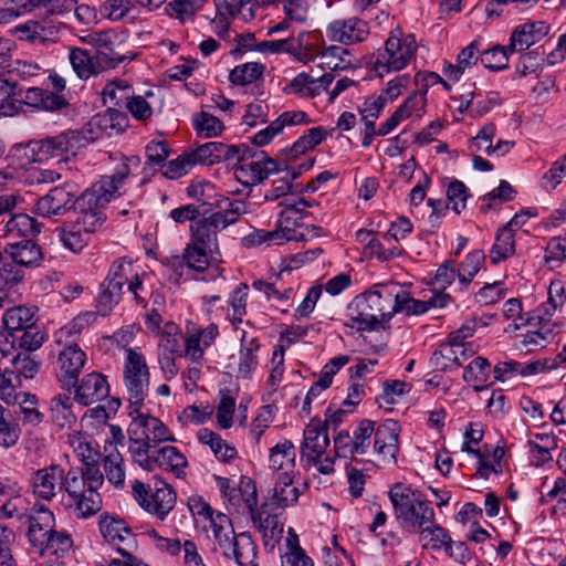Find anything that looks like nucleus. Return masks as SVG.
Listing matches in <instances>:
<instances>
[{
	"instance_id": "nucleus-48",
	"label": "nucleus",
	"mask_w": 566,
	"mask_h": 566,
	"mask_svg": "<svg viewBox=\"0 0 566 566\" xmlns=\"http://www.w3.org/2000/svg\"><path fill=\"white\" fill-rule=\"evenodd\" d=\"M69 60L73 71L81 80H88L91 76L98 73L92 56L82 48H71Z\"/></svg>"
},
{
	"instance_id": "nucleus-32",
	"label": "nucleus",
	"mask_w": 566,
	"mask_h": 566,
	"mask_svg": "<svg viewBox=\"0 0 566 566\" xmlns=\"http://www.w3.org/2000/svg\"><path fill=\"white\" fill-rule=\"evenodd\" d=\"M40 232V224L25 213H15L0 228L2 238L18 239L34 237Z\"/></svg>"
},
{
	"instance_id": "nucleus-14",
	"label": "nucleus",
	"mask_w": 566,
	"mask_h": 566,
	"mask_svg": "<svg viewBox=\"0 0 566 566\" xmlns=\"http://www.w3.org/2000/svg\"><path fill=\"white\" fill-rule=\"evenodd\" d=\"M24 524L28 525L27 536L32 549L43 556L46 539L55 526L53 513L44 505H35Z\"/></svg>"
},
{
	"instance_id": "nucleus-63",
	"label": "nucleus",
	"mask_w": 566,
	"mask_h": 566,
	"mask_svg": "<svg viewBox=\"0 0 566 566\" xmlns=\"http://www.w3.org/2000/svg\"><path fill=\"white\" fill-rule=\"evenodd\" d=\"M29 515L27 501L22 496L11 497L0 506V518H17L24 523Z\"/></svg>"
},
{
	"instance_id": "nucleus-10",
	"label": "nucleus",
	"mask_w": 566,
	"mask_h": 566,
	"mask_svg": "<svg viewBox=\"0 0 566 566\" xmlns=\"http://www.w3.org/2000/svg\"><path fill=\"white\" fill-rule=\"evenodd\" d=\"M133 495L143 509L157 515L160 520L167 516L176 503V493L172 488L159 479L155 481L154 488L135 481Z\"/></svg>"
},
{
	"instance_id": "nucleus-42",
	"label": "nucleus",
	"mask_w": 566,
	"mask_h": 566,
	"mask_svg": "<svg viewBox=\"0 0 566 566\" xmlns=\"http://www.w3.org/2000/svg\"><path fill=\"white\" fill-rule=\"evenodd\" d=\"M491 365L484 357H475L463 371V380L472 384L475 391H481L489 385Z\"/></svg>"
},
{
	"instance_id": "nucleus-38",
	"label": "nucleus",
	"mask_w": 566,
	"mask_h": 566,
	"mask_svg": "<svg viewBox=\"0 0 566 566\" xmlns=\"http://www.w3.org/2000/svg\"><path fill=\"white\" fill-rule=\"evenodd\" d=\"M41 363L35 359L31 353L21 350L18 355L12 358L9 365H6L4 373L11 374L18 381L23 377L25 379H32L39 373Z\"/></svg>"
},
{
	"instance_id": "nucleus-60",
	"label": "nucleus",
	"mask_w": 566,
	"mask_h": 566,
	"mask_svg": "<svg viewBox=\"0 0 566 566\" xmlns=\"http://www.w3.org/2000/svg\"><path fill=\"white\" fill-rule=\"evenodd\" d=\"M496 134V126L493 123L485 124L469 142V149L475 154L484 151L488 155H492L493 150V138Z\"/></svg>"
},
{
	"instance_id": "nucleus-27",
	"label": "nucleus",
	"mask_w": 566,
	"mask_h": 566,
	"mask_svg": "<svg viewBox=\"0 0 566 566\" xmlns=\"http://www.w3.org/2000/svg\"><path fill=\"white\" fill-rule=\"evenodd\" d=\"M329 446L327 428L318 423L310 422L304 429V437L301 443V459H315L325 453Z\"/></svg>"
},
{
	"instance_id": "nucleus-21",
	"label": "nucleus",
	"mask_w": 566,
	"mask_h": 566,
	"mask_svg": "<svg viewBox=\"0 0 566 566\" xmlns=\"http://www.w3.org/2000/svg\"><path fill=\"white\" fill-rule=\"evenodd\" d=\"M118 34L112 30L91 32L81 38V41L96 49L97 62L106 66H116L123 61V55L116 51Z\"/></svg>"
},
{
	"instance_id": "nucleus-59",
	"label": "nucleus",
	"mask_w": 566,
	"mask_h": 566,
	"mask_svg": "<svg viewBox=\"0 0 566 566\" xmlns=\"http://www.w3.org/2000/svg\"><path fill=\"white\" fill-rule=\"evenodd\" d=\"M197 134L203 138L216 137L223 130L222 122L210 113L201 112L193 120Z\"/></svg>"
},
{
	"instance_id": "nucleus-29",
	"label": "nucleus",
	"mask_w": 566,
	"mask_h": 566,
	"mask_svg": "<svg viewBox=\"0 0 566 566\" xmlns=\"http://www.w3.org/2000/svg\"><path fill=\"white\" fill-rule=\"evenodd\" d=\"M426 106L424 92L410 95L394 114L380 125V134L391 133L402 120L417 116L420 117Z\"/></svg>"
},
{
	"instance_id": "nucleus-16",
	"label": "nucleus",
	"mask_w": 566,
	"mask_h": 566,
	"mask_svg": "<svg viewBox=\"0 0 566 566\" xmlns=\"http://www.w3.org/2000/svg\"><path fill=\"white\" fill-rule=\"evenodd\" d=\"M64 473L59 464L36 470L30 480L33 495L43 501H52L63 490Z\"/></svg>"
},
{
	"instance_id": "nucleus-12",
	"label": "nucleus",
	"mask_w": 566,
	"mask_h": 566,
	"mask_svg": "<svg viewBox=\"0 0 566 566\" xmlns=\"http://www.w3.org/2000/svg\"><path fill=\"white\" fill-rule=\"evenodd\" d=\"M247 151L242 153V158H234L235 178L243 185L251 186L263 182L271 174L280 170L277 163L265 156L263 151L252 154L247 145H240Z\"/></svg>"
},
{
	"instance_id": "nucleus-13",
	"label": "nucleus",
	"mask_w": 566,
	"mask_h": 566,
	"mask_svg": "<svg viewBox=\"0 0 566 566\" xmlns=\"http://www.w3.org/2000/svg\"><path fill=\"white\" fill-rule=\"evenodd\" d=\"M249 496L245 499V507L249 510L253 525L262 533L265 547L274 548L282 537L283 524L275 514H270L256 509V488L252 481L245 483Z\"/></svg>"
},
{
	"instance_id": "nucleus-20",
	"label": "nucleus",
	"mask_w": 566,
	"mask_h": 566,
	"mask_svg": "<svg viewBox=\"0 0 566 566\" xmlns=\"http://www.w3.org/2000/svg\"><path fill=\"white\" fill-rule=\"evenodd\" d=\"M244 151L247 149L238 145L209 142L197 147L189 156L193 166L196 164L211 166L220 161L232 163L234 158H241Z\"/></svg>"
},
{
	"instance_id": "nucleus-44",
	"label": "nucleus",
	"mask_w": 566,
	"mask_h": 566,
	"mask_svg": "<svg viewBox=\"0 0 566 566\" xmlns=\"http://www.w3.org/2000/svg\"><path fill=\"white\" fill-rule=\"evenodd\" d=\"M201 443L210 447L211 451L221 461L229 462L237 457V449L228 444L218 433L203 428L198 432Z\"/></svg>"
},
{
	"instance_id": "nucleus-28",
	"label": "nucleus",
	"mask_w": 566,
	"mask_h": 566,
	"mask_svg": "<svg viewBox=\"0 0 566 566\" xmlns=\"http://www.w3.org/2000/svg\"><path fill=\"white\" fill-rule=\"evenodd\" d=\"M296 450L294 444L284 440L270 450V468L275 476L286 479V475H295Z\"/></svg>"
},
{
	"instance_id": "nucleus-47",
	"label": "nucleus",
	"mask_w": 566,
	"mask_h": 566,
	"mask_svg": "<svg viewBox=\"0 0 566 566\" xmlns=\"http://www.w3.org/2000/svg\"><path fill=\"white\" fill-rule=\"evenodd\" d=\"M515 253L514 233L507 228H501L496 232L495 242L490 251L491 262L496 264Z\"/></svg>"
},
{
	"instance_id": "nucleus-19",
	"label": "nucleus",
	"mask_w": 566,
	"mask_h": 566,
	"mask_svg": "<svg viewBox=\"0 0 566 566\" xmlns=\"http://www.w3.org/2000/svg\"><path fill=\"white\" fill-rule=\"evenodd\" d=\"M85 360L86 355L77 344H71L60 352L57 357L59 371L56 377L61 382L62 388L70 391L75 387Z\"/></svg>"
},
{
	"instance_id": "nucleus-64",
	"label": "nucleus",
	"mask_w": 566,
	"mask_h": 566,
	"mask_svg": "<svg viewBox=\"0 0 566 566\" xmlns=\"http://www.w3.org/2000/svg\"><path fill=\"white\" fill-rule=\"evenodd\" d=\"M208 252L210 251L207 248L189 243L185 249L182 259L185 260L188 268L197 272H203L209 263Z\"/></svg>"
},
{
	"instance_id": "nucleus-57",
	"label": "nucleus",
	"mask_w": 566,
	"mask_h": 566,
	"mask_svg": "<svg viewBox=\"0 0 566 566\" xmlns=\"http://www.w3.org/2000/svg\"><path fill=\"white\" fill-rule=\"evenodd\" d=\"M263 70L264 66L260 63L241 64L231 71L229 78L234 85H249L262 76Z\"/></svg>"
},
{
	"instance_id": "nucleus-36",
	"label": "nucleus",
	"mask_w": 566,
	"mask_h": 566,
	"mask_svg": "<svg viewBox=\"0 0 566 566\" xmlns=\"http://www.w3.org/2000/svg\"><path fill=\"white\" fill-rule=\"evenodd\" d=\"M104 451L106 454L103 467L106 478L109 483L119 488L125 481L124 458L112 442L105 444Z\"/></svg>"
},
{
	"instance_id": "nucleus-31",
	"label": "nucleus",
	"mask_w": 566,
	"mask_h": 566,
	"mask_svg": "<svg viewBox=\"0 0 566 566\" xmlns=\"http://www.w3.org/2000/svg\"><path fill=\"white\" fill-rule=\"evenodd\" d=\"M471 355L472 352H468L465 344L448 340L433 353L432 363L437 368L446 370L460 367Z\"/></svg>"
},
{
	"instance_id": "nucleus-7",
	"label": "nucleus",
	"mask_w": 566,
	"mask_h": 566,
	"mask_svg": "<svg viewBox=\"0 0 566 566\" xmlns=\"http://www.w3.org/2000/svg\"><path fill=\"white\" fill-rule=\"evenodd\" d=\"M417 46L415 34L400 36L392 33L387 39L384 50L378 51L373 70L382 76L384 73L405 69L413 59Z\"/></svg>"
},
{
	"instance_id": "nucleus-54",
	"label": "nucleus",
	"mask_w": 566,
	"mask_h": 566,
	"mask_svg": "<svg viewBox=\"0 0 566 566\" xmlns=\"http://www.w3.org/2000/svg\"><path fill=\"white\" fill-rule=\"evenodd\" d=\"M24 279V270L17 264L12 259L4 258L1 254L0 259V293H2L6 287L14 286L21 283Z\"/></svg>"
},
{
	"instance_id": "nucleus-56",
	"label": "nucleus",
	"mask_w": 566,
	"mask_h": 566,
	"mask_svg": "<svg viewBox=\"0 0 566 566\" xmlns=\"http://www.w3.org/2000/svg\"><path fill=\"white\" fill-rule=\"evenodd\" d=\"M485 260L483 251L470 252L458 269V279L461 284L468 286Z\"/></svg>"
},
{
	"instance_id": "nucleus-45",
	"label": "nucleus",
	"mask_w": 566,
	"mask_h": 566,
	"mask_svg": "<svg viewBox=\"0 0 566 566\" xmlns=\"http://www.w3.org/2000/svg\"><path fill=\"white\" fill-rule=\"evenodd\" d=\"M34 313L27 306H14L7 310L2 317L6 332L12 333L24 331L32 326Z\"/></svg>"
},
{
	"instance_id": "nucleus-22",
	"label": "nucleus",
	"mask_w": 566,
	"mask_h": 566,
	"mask_svg": "<svg viewBox=\"0 0 566 566\" xmlns=\"http://www.w3.org/2000/svg\"><path fill=\"white\" fill-rule=\"evenodd\" d=\"M49 81L51 82L52 87L56 91L55 93L40 87H32L28 90L27 98L34 106L50 112L60 111L69 105L67 101L62 95L57 94L65 90V78L54 73L50 74Z\"/></svg>"
},
{
	"instance_id": "nucleus-8",
	"label": "nucleus",
	"mask_w": 566,
	"mask_h": 566,
	"mask_svg": "<svg viewBox=\"0 0 566 566\" xmlns=\"http://www.w3.org/2000/svg\"><path fill=\"white\" fill-rule=\"evenodd\" d=\"M85 140V136L78 130H67L45 139L32 140L28 144V149L33 161L42 163L54 158L67 160L84 146Z\"/></svg>"
},
{
	"instance_id": "nucleus-61",
	"label": "nucleus",
	"mask_w": 566,
	"mask_h": 566,
	"mask_svg": "<svg viewBox=\"0 0 566 566\" xmlns=\"http://www.w3.org/2000/svg\"><path fill=\"white\" fill-rule=\"evenodd\" d=\"M509 45H495L488 50H481V62L490 70L499 71L507 66L509 63Z\"/></svg>"
},
{
	"instance_id": "nucleus-17",
	"label": "nucleus",
	"mask_w": 566,
	"mask_h": 566,
	"mask_svg": "<svg viewBox=\"0 0 566 566\" xmlns=\"http://www.w3.org/2000/svg\"><path fill=\"white\" fill-rule=\"evenodd\" d=\"M98 525L102 536L114 545L122 556L136 548L135 535L124 521L108 514H102Z\"/></svg>"
},
{
	"instance_id": "nucleus-4",
	"label": "nucleus",
	"mask_w": 566,
	"mask_h": 566,
	"mask_svg": "<svg viewBox=\"0 0 566 566\" xmlns=\"http://www.w3.org/2000/svg\"><path fill=\"white\" fill-rule=\"evenodd\" d=\"M400 427L395 420H386L375 428V421L363 419L352 436V458L363 455L370 446V438L374 434V451L385 463H396L399 451Z\"/></svg>"
},
{
	"instance_id": "nucleus-11",
	"label": "nucleus",
	"mask_w": 566,
	"mask_h": 566,
	"mask_svg": "<svg viewBox=\"0 0 566 566\" xmlns=\"http://www.w3.org/2000/svg\"><path fill=\"white\" fill-rule=\"evenodd\" d=\"M133 270V263L126 259H117L112 263L97 297V312L101 315L109 314L112 308L119 302L123 286L125 283H128L134 273Z\"/></svg>"
},
{
	"instance_id": "nucleus-26",
	"label": "nucleus",
	"mask_w": 566,
	"mask_h": 566,
	"mask_svg": "<svg viewBox=\"0 0 566 566\" xmlns=\"http://www.w3.org/2000/svg\"><path fill=\"white\" fill-rule=\"evenodd\" d=\"M3 252L23 270L36 268L43 260L41 248L31 239L8 243Z\"/></svg>"
},
{
	"instance_id": "nucleus-5",
	"label": "nucleus",
	"mask_w": 566,
	"mask_h": 566,
	"mask_svg": "<svg viewBox=\"0 0 566 566\" xmlns=\"http://www.w3.org/2000/svg\"><path fill=\"white\" fill-rule=\"evenodd\" d=\"M389 499L397 523L408 533L416 534L434 520L430 503L403 483H396L390 488Z\"/></svg>"
},
{
	"instance_id": "nucleus-1",
	"label": "nucleus",
	"mask_w": 566,
	"mask_h": 566,
	"mask_svg": "<svg viewBox=\"0 0 566 566\" xmlns=\"http://www.w3.org/2000/svg\"><path fill=\"white\" fill-rule=\"evenodd\" d=\"M129 172L128 165L123 163L113 175L103 176L77 197L73 202L74 228L84 230V233H94L101 229L106 220V205L120 196L119 189Z\"/></svg>"
},
{
	"instance_id": "nucleus-50",
	"label": "nucleus",
	"mask_w": 566,
	"mask_h": 566,
	"mask_svg": "<svg viewBox=\"0 0 566 566\" xmlns=\"http://www.w3.org/2000/svg\"><path fill=\"white\" fill-rule=\"evenodd\" d=\"M284 273L282 271L274 282H266L263 280H255L252 283V287L255 291L262 292L265 294L269 301H277L280 303H285L290 301L293 296L294 290L292 287H283L280 283V277Z\"/></svg>"
},
{
	"instance_id": "nucleus-52",
	"label": "nucleus",
	"mask_w": 566,
	"mask_h": 566,
	"mask_svg": "<svg viewBox=\"0 0 566 566\" xmlns=\"http://www.w3.org/2000/svg\"><path fill=\"white\" fill-rule=\"evenodd\" d=\"M155 93L147 91L145 95H128L125 107L138 120H146L153 115Z\"/></svg>"
},
{
	"instance_id": "nucleus-53",
	"label": "nucleus",
	"mask_w": 566,
	"mask_h": 566,
	"mask_svg": "<svg viewBox=\"0 0 566 566\" xmlns=\"http://www.w3.org/2000/svg\"><path fill=\"white\" fill-rule=\"evenodd\" d=\"M190 231L191 244L207 248L210 252L218 248L217 235L203 218L193 222Z\"/></svg>"
},
{
	"instance_id": "nucleus-55",
	"label": "nucleus",
	"mask_w": 566,
	"mask_h": 566,
	"mask_svg": "<svg viewBox=\"0 0 566 566\" xmlns=\"http://www.w3.org/2000/svg\"><path fill=\"white\" fill-rule=\"evenodd\" d=\"M57 235L64 248L77 253L87 245V239L91 233H84V230L74 228V223L57 230Z\"/></svg>"
},
{
	"instance_id": "nucleus-34",
	"label": "nucleus",
	"mask_w": 566,
	"mask_h": 566,
	"mask_svg": "<svg viewBox=\"0 0 566 566\" xmlns=\"http://www.w3.org/2000/svg\"><path fill=\"white\" fill-rule=\"evenodd\" d=\"M129 446L128 451L134 463L146 471H154V460L156 457V447L142 439L137 429H128Z\"/></svg>"
},
{
	"instance_id": "nucleus-25",
	"label": "nucleus",
	"mask_w": 566,
	"mask_h": 566,
	"mask_svg": "<svg viewBox=\"0 0 566 566\" xmlns=\"http://www.w3.org/2000/svg\"><path fill=\"white\" fill-rule=\"evenodd\" d=\"M548 31L549 25L543 21L523 23L512 32L509 49L511 52L526 50L543 40Z\"/></svg>"
},
{
	"instance_id": "nucleus-58",
	"label": "nucleus",
	"mask_w": 566,
	"mask_h": 566,
	"mask_svg": "<svg viewBox=\"0 0 566 566\" xmlns=\"http://www.w3.org/2000/svg\"><path fill=\"white\" fill-rule=\"evenodd\" d=\"M218 11L224 10L230 18L241 14L243 20L254 17L253 4L258 0H213Z\"/></svg>"
},
{
	"instance_id": "nucleus-2",
	"label": "nucleus",
	"mask_w": 566,
	"mask_h": 566,
	"mask_svg": "<svg viewBox=\"0 0 566 566\" xmlns=\"http://www.w3.org/2000/svg\"><path fill=\"white\" fill-rule=\"evenodd\" d=\"M396 291H399L397 283L377 284L356 296L345 325L360 332L377 329L397 313L399 294Z\"/></svg>"
},
{
	"instance_id": "nucleus-6",
	"label": "nucleus",
	"mask_w": 566,
	"mask_h": 566,
	"mask_svg": "<svg viewBox=\"0 0 566 566\" xmlns=\"http://www.w3.org/2000/svg\"><path fill=\"white\" fill-rule=\"evenodd\" d=\"M213 537L227 558H233L239 566H258L256 546L250 534H234L231 520L223 513H217L210 522Z\"/></svg>"
},
{
	"instance_id": "nucleus-33",
	"label": "nucleus",
	"mask_w": 566,
	"mask_h": 566,
	"mask_svg": "<svg viewBox=\"0 0 566 566\" xmlns=\"http://www.w3.org/2000/svg\"><path fill=\"white\" fill-rule=\"evenodd\" d=\"M73 400L67 394H57L50 401L49 415L52 423L60 429H71L76 422Z\"/></svg>"
},
{
	"instance_id": "nucleus-9",
	"label": "nucleus",
	"mask_w": 566,
	"mask_h": 566,
	"mask_svg": "<svg viewBox=\"0 0 566 566\" xmlns=\"http://www.w3.org/2000/svg\"><path fill=\"white\" fill-rule=\"evenodd\" d=\"M123 377L130 407L138 411L148 395L150 374L146 358L137 349H126Z\"/></svg>"
},
{
	"instance_id": "nucleus-35",
	"label": "nucleus",
	"mask_w": 566,
	"mask_h": 566,
	"mask_svg": "<svg viewBox=\"0 0 566 566\" xmlns=\"http://www.w3.org/2000/svg\"><path fill=\"white\" fill-rule=\"evenodd\" d=\"M399 294L397 300V313L403 312L407 315H421L424 314L431 306L443 307L449 300V295L438 296L429 302L415 300L410 296L409 292L405 291L399 285V291H396Z\"/></svg>"
},
{
	"instance_id": "nucleus-43",
	"label": "nucleus",
	"mask_w": 566,
	"mask_h": 566,
	"mask_svg": "<svg viewBox=\"0 0 566 566\" xmlns=\"http://www.w3.org/2000/svg\"><path fill=\"white\" fill-rule=\"evenodd\" d=\"M256 338H248L244 333L241 338V348L239 352L238 373L241 377L248 378L259 364L256 352L259 350Z\"/></svg>"
},
{
	"instance_id": "nucleus-3",
	"label": "nucleus",
	"mask_w": 566,
	"mask_h": 566,
	"mask_svg": "<svg viewBox=\"0 0 566 566\" xmlns=\"http://www.w3.org/2000/svg\"><path fill=\"white\" fill-rule=\"evenodd\" d=\"M103 483L104 475L94 463L86 468H71L64 473L62 491L66 493L67 506L76 517H90L102 509L98 490Z\"/></svg>"
},
{
	"instance_id": "nucleus-39",
	"label": "nucleus",
	"mask_w": 566,
	"mask_h": 566,
	"mask_svg": "<svg viewBox=\"0 0 566 566\" xmlns=\"http://www.w3.org/2000/svg\"><path fill=\"white\" fill-rule=\"evenodd\" d=\"M416 534H419V539L424 542L422 547L427 548L428 544L434 551H439L442 547L452 556V541L448 532L436 524L434 521L422 526Z\"/></svg>"
},
{
	"instance_id": "nucleus-23",
	"label": "nucleus",
	"mask_w": 566,
	"mask_h": 566,
	"mask_svg": "<svg viewBox=\"0 0 566 566\" xmlns=\"http://www.w3.org/2000/svg\"><path fill=\"white\" fill-rule=\"evenodd\" d=\"M72 389H74V400L83 406L96 403L109 394L106 377L99 373L85 375Z\"/></svg>"
},
{
	"instance_id": "nucleus-62",
	"label": "nucleus",
	"mask_w": 566,
	"mask_h": 566,
	"mask_svg": "<svg viewBox=\"0 0 566 566\" xmlns=\"http://www.w3.org/2000/svg\"><path fill=\"white\" fill-rule=\"evenodd\" d=\"M33 10V0H0V24L8 23L24 11Z\"/></svg>"
},
{
	"instance_id": "nucleus-18",
	"label": "nucleus",
	"mask_w": 566,
	"mask_h": 566,
	"mask_svg": "<svg viewBox=\"0 0 566 566\" xmlns=\"http://www.w3.org/2000/svg\"><path fill=\"white\" fill-rule=\"evenodd\" d=\"M368 34L367 22L356 17L336 19L326 28V35L331 41L345 45L360 43L367 39Z\"/></svg>"
},
{
	"instance_id": "nucleus-40",
	"label": "nucleus",
	"mask_w": 566,
	"mask_h": 566,
	"mask_svg": "<svg viewBox=\"0 0 566 566\" xmlns=\"http://www.w3.org/2000/svg\"><path fill=\"white\" fill-rule=\"evenodd\" d=\"M295 475L275 476L272 503L279 509H285L295 504L300 496V490L293 484Z\"/></svg>"
},
{
	"instance_id": "nucleus-30",
	"label": "nucleus",
	"mask_w": 566,
	"mask_h": 566,
	"mask_svg": "<svg viewBox=\"0 0 566 566\" xmlns=\"http://www.w3.org/2000/svg\"><path fill=\"white\" fill-rule=\"evenodd\" d=\"M129 429H137L142 439L156 447L163 441H174L167 427L155 417L138 415L130 423Z\"/></svg>"
},
{
	"instance_id": "nucleus-37",
	"label": "nucleus",
	"mask_w": 566,
	"mask_h": 566,
	"mask_svg": "<svg viewBox=\"0 0 566 566\" xmlns=\"http://www.w3.org/2000/svg\"><path fill=\"white\" fill-rule=\"evenodd\" d=\"M156 467L170 471L175 473L176 476L180 478L185 473L184 470L187 467V460L177 448L166 446L156 450L154 469Z\"/></svg>"
},
{
	"instance_id": "nucleus-46",
	"label": "nucleus",
	"mask_w": 566,
	"mask_h": 566,
	"mask_svg": "<svg viewBox=\"0 0 566 566\" xmlns=\"http://www.w3.org/2000/svg\"><path fill=\"white\" fill-rule=\"evenodd\" d=\"M322 64L326 65L329 70H347L355 65L356 59L352 53L338 45H331L323 50L321 53Z\"/></svg>"
},
{
	"instance_id": "nucleus-51",
	"label": "nucleus",
	"mask_w": 566,
	"mask_h": 566,
	"mask_svg": "<svg viewBox=\"0 0 566 566\" xmlns=\"http://www.w3.org/2000/svg\"><path fill=\"white\" fill-rule=\"evenodd\" d=\"M184 336L174 323H168L160 334L158 353L164 355H180Z\"/></svg>"
},
{
	"instance_id": "nucleus-49",
	"label": "nucleus",
	"mask_w": 566,
	"mask_h": 566,
	"mask_svg": "<svg viewBox=\"0 0 566 566\" xmlns=\"http://www.w3.org/2000/svg\"><path fill=\"white\" fill-rule=\"evenodd\" d=\"M208 0H174L165 7L168 17L184 23L196 15Z\"/></svg>"
},
{
	"instance_id": "nucleus-15",
	"label": "nucleus",
	"mask_w": 566,
	"mask_h": 566,
	"mask_svg": "<svg viewBox=\"0 0 566 566\" xmlns=\"http://www.w3.org/2000/svg\"><path fill=\"white\" fill-rule=\"evenodd\" d=\"M310 34L302 33L297 38H286L282 40L261 41L254 45V50L265 54L290 53L298 61L307 63L314 60L316 49L312 44L304 42Z\"/></svg>"
},
{
	"instance_id": "nucleus-24",
	"label": "nucleus",
	"mask_w": 566,
	"mask_h": 566,
	"mask_svg": "<svg viewBox=\"0 0 566 566\" xmlns=\"http://www.w3.org/2000/svg\"><path fill=\"white\" fill-rule=\"evenodd\" d=\"M74 200V195L71 191L64 187H54L36 201L35 211L44 218L63 214L73 209Z\"/></svg>"
},
{
	"instance_id": "nucleus-41",
	"label": "nucleus",
	"mask_w": 566,
	"mask_h": 566,
	"mask_svg": "<svg viewBox=\"0 0 566 566\" xmlns=\"http://www.w3.org/2000/svg\"><path fill=\"white\" fill-rule=\"evenodd\" d=\"M481 60L480 41L474 40L458 54L457 64L450 65L446 72L450 80L458 81L467 69L472 67Z\"/></svg>"
}]
</instances>
